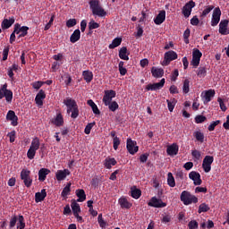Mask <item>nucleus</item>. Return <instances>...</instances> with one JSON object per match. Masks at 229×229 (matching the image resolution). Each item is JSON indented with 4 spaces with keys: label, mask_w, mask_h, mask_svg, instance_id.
Listing matches in <instances>:
<instances>
[{
    "label": "nucleus",
    "mask_w": 229,
    "mask_h": 229,
    "mask_svg": "<svg viewBox=\"0 0 229 229\" xmlns=\"http://www.w3.org/2000/svg\"><path fill=\"white\" fill-rule=\"evenodd\" d=\"M205 121H207V116H205V115L198 114V115L195 117V123H196L197 124H201V123H205Z\"/></svg>",
    "instance_id": "13d9d810"
},
{
    "label": "nucleus",
    "mask_w": 229,
    "mask_h": 229,
    "mask_svg": "<svg viewBox=\"0 0 229 229\" xmlns=\"http://www.w3.org/2000/svg\"><path fill=\"white\" fill-rule=\"evenodd\" d=\"M105 106H108L110 112L119 110V104L116 101H111L109 104H105Z\"/></svg>",
    "instance_id": "ea45409f"
},
{
    "label": "nucleus",
    "mask_w": 229,
    "mask_h": 229,
    "mask_svg": "<svg viewBox=\"0 0 229 229\" xmlns=\"http://www.w3.org/2000/svg\"><path fill=\"white\" fill-rule=\"evenodd\" d=\"M199 225L198 224V221L196 220H191L188 224L189 229H198Z\"/></svg>",
    "instance_id": "052dcab7"
},
{
    "label": "nucleus",
    "mask_w": 229,
    "mask_h": 229,
    "mask_svg": "<svg viewBox=\"0 0 229 229\" xmlns=\"http://www.w3.org/2000/svg\"><path fill=\"white\" fill-rule=\"evenodd\" d=\"M80 38H81V31L80 29H76L70 37V42H72V44H76Z\"/></svg>",
    "instance_id": "a878e982"
},
{
    "label": "nucleus",
    "mask_w": 229,
    "mask_h": 229,
    "mask_svg": "<svg viewBox=\"0 0 229 229\" xmlns=\"http://www.w3.org/2000/svg\"><path fill=\"white\" fill-rule=\"evenodd\" d=\"M3 98H5L7 103H12V100L13 99V92L11 89H8L7 83H4L0 88V99H3Z\"/></svg>",
    "instance_id": "20e7f679"
},
{
    "label": "nucleus",
    "mask_w": 229,
    "mask_h": 229,
    "mask_svg": "<svg viewBox=\"0 0 229 229\" xmlns=\"http://www.w3.org/2000/svg\"><path fill=\"white\" fill-rule=\"evenodd\" d=\"M99 23L96 22L94 20H91L89 22V30L92 31V30H98V28H99Z\"/></svg>",
    "instance_id": "5fc2aeb1"
},
{
    "label": "nucleus",
    "mask_w": 229,
    "mask_h": 229,
    "mask_svg": "<svg viewBox=\"0 0 229 229\" xmlns=\"http://www.w3.org/2000/svg\"><path fill=\"white\" fill-rule=\"evenodd\" d=\"M94 126H96V122L88 123L84 129V133L86 135H90V131H92V128H94Z\"/></svg>",
    "instance_id": "3c124183"
},
{
    "label": "nucleus",
    "mask_w": 229,
    "mask_h": 229,
    "mask_svg": "<svg viewBox=\"0 0 229 229\" xmlns=\"http://www.w3.org/2000/svg\"><path fill=\"white\" fill-rule=\"evenodd\" d=\"M151 74L154 78H162L164 76V69L153 66L151 68Z\"/></svg>",
    "instance_id": "7c9ffc66"
},
{
    "label": "nucleus",
    "mask_w": 229,
    "mask_h": 229,
    "mask_svg": "<svg viewBox=\"0 0 229 229\" xmlns=\"http://www.w3.org/2000/svg\"><path fill=\"white\" fill-rule=\"evenodd\" d=\"M71 194V182H68L66 186L63 189L61 196L63 198H67Z\"/></svg>",
    "instance_id": "c03bdc74"
},
{
    "label": "nucleus",
    "mask_w": 229,
    "mask_h": 229,
    "mask_svg": "<svg viewBox=\"0 0 229 229\" xmlns=\"http://www.w3.org/2000/svg\"><path fill=\"white\" fill-rule=\"evenodd\" d=\"M42 85H44V81H38L31 83V87L36 90H38L42 87Z\"/></svg>",
    "instance_id": "680f3d73"
},
{
    "label": "nucleus",
    "mask_w": 229,
    "mask_h": 229,
    "mask_svg": "<svg viewBox=\"0 0 229 229\" xmlns=\"http://www.w3.org/2000/svg\"><path fill=\"white\" fill-rule=\"evenodd\" d=\"M64 105H65L67 110V114H71V109L72 108H76V106H78V103H76V100L71 98H66L64 101H63Z\"/></svg>",
    "instance_id": "2eb2a0df"
},
{
    "label": "nucleus",
    "mask_w": 229,
    "mask_h": 229,
    "mask_svg": "<svg viewBox=\"0 0 229 229\" xmlns=\"http://www.w3.org/2000/svg\"><path fill=\"white\" fill-rule=\"evenodd\" d=\"M30 30V27L28 26H22L21 31L20 32L18 38H22V37H26L28 35V30Z\"/></svg>",
    "instance_id": "4d7b16f0"
},
{
    "label": "nucleus",
    "mask_w": 229,
    "mask_h": 229,
    "mask_svg": "<svg viewBox=\"0 0 229 229\" xmlns=\"http://www.w3.org/2000/svg\"><path fill=\"white\" fill-rule=\"evenodd\" d=\"M123 42V38H116L113 39L112 43L109 45V49H115V47H119Z\"/></svg>",
    "instance_id": "58836bf2"
},
{
    "label": "nucleus",
    "mask_w": 229,
    "mask_h": 229,
    "mask_svg": "<svg viewBox=\"0 0 229 229\" xmlns=\"http://www.w3.org/2000/svg\"><path fill=\"white\" fill-rule=\"evenodd\" d=\"M119 146H121V140L119 138H114L113 140V148L114 151H117V149H119Z\"/></svg>",
    "instance_id": "bf43d9fd"
},
{
    "label": "nucleus",
    "mask_w": 229,
    "mask_h": 229,
    "mask_svg": "<svg viewBox=\"0 0 229 229\" xmlns=\"http://www.w3.org/2000/svg\"><path fill=\"white\" fill-rule=\"evenodd\" d=\"M148 205V207H153L154 208H164L167 207V203L162 201L161 199H157V197H152Z\"/></svg>",
    "instance_id": "9d476101"
},
{
    "label": "nucleus",
    "mask_w": 229,
    "mask_h": 229,
    "mask_svg": "<svg viewBox=\"0 0 229 229\" xmlns=\"http://www.w3.org/2000/svg\"><path fill=\"white\" fill-rule=\"evenodd\" d=\"M191 155L193 158H196V160H199L201 158V152H199L198 149L192 150Z\"/></svg>",
    "instance_id": "338daca9"
},
{
    "label": "nucleus",
    "mask_w": 229,
    "mask_h": 229,
    "mask_svg": "<svg viewBox=\"0 0 229 229\" xmlns=\"http://www.w3.org/2000/svg\"><path fill=\"white\" fill-rule=\"evenodd\" d=\"M15 24V17H11L9 19L4 18L1 23L2 30H9V28H12Z\"/></svg>",
    "instance_id": "412c9836"
},
{
    "label": "nucleus",
    "mask_w": 229,
    "mask_h": 229,
    "mask_svg": "<svg viewBox=\"0 0 229 229\" xmlns=\"http://www.w3.org/2000/svg\"><path fill=\"white\" fill-rule=\"evenodd\" d=\"M71 117L72 119H78V116L80 115V108L78 106L76 107H73L70 110Z\"/></svg>",
    "instance_id": "a18cd8bd"
},
{
    "label": "nucleus",
    "mask_w": 229,
    "mask_h": 229,
    "mask_svg": "<svg viewBox=\"0 0 229 229\" xmlns=\"http://www.w3.org/2000/svg\"><path fill=\"white\" fill-rule=\"evenodd\" d=\"M178 59V54L176 52L170 50L166 53H165V57L164 61L162 63V65L167 66L173 60H177Z\"/></svg>",
    "instance_id": "6e6552de"
},
{
    "label": "nucleus",
    "mask_w": 229,
    "mask_h": 229,
    "mask_svg": "<svg viewBox=\"0 0 229 229\" xmlns=\"http://www.w3.org/2000/svg\"><path fill=\"white\" fill-rule=\"evenodd\" d=\"M78 24V21L76 19H70L66 21L67 28H74Z\"/></svg>",
    "instance_id": "e2e57ef3"
},
{
    "label": "nucleus",
    "mask_w": 229,
    "mask_h": 229,
    "mask_svg": "<svg viewBox=\"0 0 229 229\" xmlns=\"http://www.w3.org/2000/svg\"><path fill=\"white\" fill-rule=\"evenodd\" d=\"M219 124H221V120L212 122L208 127V131H214V130H216V126Z\"/></svg>",
    "instance_id": "864d4df0"
},
{
    "label": "nucleus",
    "mask_w": 229,
    "mask_h": 229,
    "mask_svg": "<svg viewBox=\"0 0 229 229\" xmlns=\"http://www.w3.org/2000/svg\"><path fill=\"white\" fill-rule=\"evenodd\" d=\"M47 196V191H46V189H42L40 192L35 193V201L37 203H40L41 201H44Z\"/></svg>",
    "instance_id": "393cba45"
},
{
    "label": "nucleus",
    "mask_w": 229,
    "mask_h": 229,
    "mask_svg": "<svg viewBox=\"0 0 229 229\" xmlns=\"http://www.w3.org/2000/svg\"><path fill=\"white\" fill-rule=\"evenodd\" d=\"M196 73L199 78H205V76H207V67L199 66Z\"/></svg>",
    "instance_id": "37998d69"
},
{
    "label": "nucleus",
    "mask_w": 229,
    "mask_h": 229,
    "mask_svg": "<svg viewBox=\"0 0 229 229\" xmlns=\"http://www.w3.org/2000/svg\"><path fill=\"white\" fill-rule=\"evenodd\" d=\"M214 5H208L205 7V9L203 10L202 13L200 14V17H207V15H208V13H211L212 10H214Z\"/></svg>",
    "instance_id": "8fccbe9b"
},
{
    "label": "nucleus",
    "mask_w": 229,
    "mask_h": 229,
    "mask_svg": "<svg viewBox=\"0 0 229 229\" xmlns=\"http://www.w3.org/2000/svg\"><path fill=\"white\" fill-rule=\"evenodd\" d=\"M89 8L93 15H97V17H106V11L99 4V0H91L89 2Z\"/></svg>",
    "instance_id": "f257e3e1"
},
{
    "label": "nucleus",
    "mask_w": 229,
    "mask_h": 229,
    "mask_svg": "<svg viewBox=\"0 0 229 229\" xmlns=\"http://www.w3.org/2000/svg\"><path fill=\"white\" fill-rule=\"evenodd\" d=\"M190 180H192L194 185H201L203 181L201 180V174L196 171H192L189 174Z\"/></svg>",
    "instance_id": "4468645a"
},
{
    "label": "nucleus",
    "mask_w": 229,
    "mask_h": 229,
    "mask_svg": "<svg viewBox=\"0 0 229 229\" xmlns=\"http://www.w3.org/2000/svg\"><path fill=\"white\" fill-rule=\"evenodd\" d=\"M165 85V79H162L159 82L149 83L146 86V90H160Z\"/></svg>",
    "instance_id": "dca6fc26"
},
{
    "label": "nucleus",
    "mask_w": 229,
    "mask_h": 229,
    "mask_svg": "<svg viewBox=\"0 0 229 229\" xmlns=\"http://www.w3.org/2000/svg\"><path fill=\"white\" fill-rule=\"evenodd\" d=\"M83 79L86 81V83H90L94 80V73L92 72L86 70L82 72Z\"/></svg>",
    "instance_id": "72a5a7b5"
},
{
    "label": "nucleus",
    "mask_w": 229,
    "mask_h": 229,
    "mask_svg": "<svg viewBox=\"0 0 229 229\" xmlns=\"http://www.w3.org/2000/svg\"><path fill=\"white\" fill-rule=\"evenodd\" d=\"M219 21H221V9L219 7H216L211 18V26H217L219 24Z\"/></svg>",
    "instance_id": "9b49d317"
},
{
    "label": "nucleus",
    "mask_w": 229,
    "mask_h": 229,
    "mask_svg": "<svg viewBox=\"0 0 229 229\" xmlns=\"http://www.w3.org/2000/svg\"><path fill=\"white\" fill-rule=\"evenodd\" d=\"M15 225H17V229H25L26 221L24 220V216L19 215L17 216L14 215L13 216H12L9 222V228H15Z\"/></svg>",
    "instance_id": "f03ea898"
},
{
    "label": "nucleus",
    "mask_w": 229,
    "mask_h": 229,
    "mask_svg": "<svg viewBox=\"0 0 229 229\" xmlns=\"http://www.w3.org/2000/svg\"><path fill=\"white\" fill-rule=\"evenodd\" d=\"M182 92L183 94H189L191 92V81L189 79L183 81Z\"/></svg>",
    "instance_id": "e433bc0d"
},
{
    "label": "nucleus",
    "mask_w": 229,
    "mask_h": 229,
    "mask_svg": "<svg viewBox=\"0 0 229 229\" xmlns=\"http://www.w3.org/2000/svg\"><path fill=\"white\" fill-rule=\"evenodd\" d=\"M172 219L173 217L171 215H165L161 219V223H163V225H167V223H171Z\"/></svg>",
    "instance_id": "69168bd1"
},
{
    "label": "nucleus",
    "mask_w": 229,
    "mask_h": 229,
    "mask_svg": "<svg viewBox=\"0 0 229 229\" xmlns=\"http://www.w3.org/2000/svg\"><path fill=\"white\" fill-rule=\"evenodd\" d=\"M193 137H195L196 140H198V142H205V134H203V132L197 131L193 133Z\"/></svg>",
    "instance_id": "79ce46f5"
},
{
    "label": "nucleus",
    "mask_w": 229,
    "mask_h": 229,
    "mask_svg": "<svg viewBox=\"0 0 229 229\" xmlns=\"http://www.w3.org/2000/svg\"><path fill=\"white\" fill-rule=\"evenodd\" d=\"M130 53H128V48L126 47H123L120 50H119V58H121V60H130Z\"/></svg>",
    "instance_id": "c756f323"
},
{
    "label": "nucleus",
    "mask_w": 229,
    "mask_h": 229,
    "mask_svg": "<svg viewBox=\"0 0 229 229\" xmlns=\"http://www.w3.org/2000/svg\"><path fill=\"white\" fill-rule=\"evenodd\" d=\"M51 123L52 124H55V126H57V128H60V126H64V121L62 113H58L56 116L51 120Z\"/></svg>",
    "instance_id": "5701e85b"
},
{
    "label": "nucleus",
    "mask_w": 229,
    "mask_h": 229,
    "mask_svg": "<svg viewBox=\"0 0 229 229\" xmlns=\"http://www.w3.org/2000/svg\"><path fill=\"white\" fill-rule=\"evenodd\" d=\"M166 103L169 112H173L174 110V106H176L177 100L176 98H173L172 101L166 100Z\"/></svg>",
    "instance_id": "09e8293b"
},
{
    "label": "nucleus",
    "mask_w": 229,
    "mask_h": 229,
    "mask_svg": "<svg viewBox=\"0 0 229 229\" xmlns=\"http://www.w3.org/2000/svg\"><path fill=\"white\" fill-rule=\"evenodd\" d=\"M117 96V93L114 89L105 90V95L102 98L104 105H109L112 99Z\"/></svg>",
    "instance_id": "ddd939ff"
},
{
    "label": "nucleus",
    "mask_w": 229,
    "mask_h": 229,
    "mask_svg": "<svg viewBox=\"0 0 229 229\" xmlns=\"http://www.w3.org/2000/svg\"><path fill=\"white\" fill-rule=\"evenodd\" d=\"M181 201L183 202V205H192V203H198V197L191 194V191H183L181 193L180 197Z\"/></svg>",
    "instance_id": "7ed1b4c3"
},
{
    "label": "nucleus",
    "mask_w": 229,
    "mask_h": 229,
    "mask_svg": "<svg viewBox=\"0 0 229 229\" xmlns=\"http://www.w3.org/2000/svg\"><path fill=\"white\" fill-rule=\"evenodd\" d=\"M131 196L134 199H139L142 196V191L140 189H134L131 191Z\"/></svg>",
    "instance_id": "49530a36"
},
{
    "label": "nucleus",
    "mask_w": 229,
    "mask_h": 229,
    "mask_svg": "<svg viewBox=\"0 0 229 229\" xmlns=\"http://www.w3.org/2000/svg\"><path fill=\"white\" fill-rule=\"evenodd\" d=\"M71 174V171L69 169H64V170H57L55 174V178L57 182H63V180H65L67 176Z\"/></svg>",
    "instance_id": "6ab92c4d"
},
{
    "label": "nucleus",
    "mask_w": 229,
    "mask_h": 229,
    "mask_svg": "<svg viewBox=\"0 0 229 229\" xmlns=\"http://www.w3.org/2000/svg\"><path fill=\"white\" fill-rule=\"evenodd\" d=\"M117 161L114 157H106L104 160V165L106 169H112V165H116Z\"/></svg>",
    "instance_id": "2f4dec72"
},
{
    "label": "nucleus",
    "mask_w": 229,
    "mask_h": 229,
    "mask_svg": "<svg viewBox=\"0 0 229 229\" xmlns=\"http://www.w3.org/2000/svg\"><path fill=\"white\" fill-rule=\"evenodd\" d=\"M6 119L7 121H11L12 126H17V124H19V117L17 116V114H15V111H8L6 114Z\"/></svg>",
    "instance_id": "a211bd4d"
},
{
    "label": "nucleus",
    "mask_w": 229,
    "mask_h": 229,
    "mask_svg": "<svg viewBox=\"0 0 229 229\" xmlns=\"http://www.w3.org/2000/svg\"><path fill=\"white\" fill-rule=\"evenodd\" d=\"M98 223L100 228H106V221L103 219V214H99L98 217Z\"/></svg>",
    "instance_id": "603ef678"
},
{
    "label": "nucleus",
    "mask_w": 229,
    "mask_h": 229,
    "mask_svg": "<svg viewBox=\"0 0 229 229\" xmlns=\"http://www.w3.org/2000/svg\"><path fill=\"white\" fill-rule=\"evenodd\" d=\"M118 203L121 207V208H131V203H130V201H128L127 198H120L118 200Z\"/></svg>",
    "instance_id": "473e14b6"
},
{
    "label": "nucleus",
    "mask_w": 229,
    "mask_h": 229,
    "mask_svg": "<svg viewBox=\"0 0 229 229\" xmlns=\"http://www.w3.org/2000/svg\"><path fill=\"white\" fill-rule=\"evenodd\" d=\"M165 21V11L162 10L154 19V22L157 26H160V24L164 23Z\"/></svg>",
    "instance_id": "b1692460"
},
{
    "label": "nucleus",
    "mask_w": 229,
    "mask_h": 229,
    "mask_svg": "<svg viewBox=\"0 0 229 229\" xmlns=\"http://www.w3.org/2000/svg\"><path fill=\"white\" fill-rule=\"evenodd\" d=\"M87 104L89 105V106L91 107L92 112L93 114H95V115H99L101 114V111H99L98 105H96V103L93 102L92 99L88 100Z\"/></svg>",
    "instance_id": "f704fd0d"
},
{
    "label": "nucleus",
    "mask_w": 229,
    "mask_h": 229,
    "mask_svg": "<svg viewBox=\"0 0 229 229\" xmlns=\"http://www.w3.org/2000/svg\"><path fill=\"white\" fill-rule=\"evenodd\" d=\"M189 37H191V29H186L183 32V38L186 44H189Z\"/></svg>",
    "instance_id": "0e129e2a"
},
{
    "label": "nucleus",
    "mask_w": 229,
    "mask_h": 229,
    "mask_svg": "<svg viewBox=\"0 0 229 229\" xmlns=\"http://www.w3.org/2000/svg\"><path fill=\"white\" fill-rule=\"evenodd\" d=\"M212 164H214V157L206 156L202 162L204 173H210V171H212Z\"/></svg>",
    "instance_id": "1a4fd4ad"
},
{
    "label": "nucleus",
    "mask_w": 229,
    "mask_h": 229,
    "mask_svg": "<svg viewBox=\"0 0 229 229\" xmlns=\"http://www.w3.org/2000/svg\"><path fill=\"white\" fill-rule=\"evenodd\" d=\"M21 180L23 181V183L27 189H30L33 185V178H31V171L28 169H22L20 174Z\"/></svg>",
    "instance_id": "39448f33"
},
{
    "label": "nucleus",
    "mask_w": 229,
    "mask_h": 229,
    "mask_svg": "<svg viewBox=\"0 0 229 229\" xmlns=\"http://www.w3.org/2000/svg\"><path fill=\"white\" fill-rule=\"evenodd\" d=\"M30 148L38 151L40 148V140L38 137L34 138Z\"/></svg>",
    "instance_id": "4c0bfd02"
},
{
    "label": "nucleus",
    "mask_w": 229,
    "mask_h": 229,
    "mask_svg": "<svg viewBox=\"0 0 229 229\" xmlns=\"http://www.w3.org/2000/svg\"><path fill=\"white\" fill-rule=\"evenodd\" d=\"M127 150L130 155H135L139 151V146H137V141L132 140L131 138L127 139Z\"/></svg>",
    "instance_id": "f8f14e48"
},
{
    "label": "nucleus",
    "mask_w": 229,
    "mask_h": 229,
    "mask_svg": "<svg viewBox=\"0 0 229 229\" xmlns=\"http://www.w3.org/2000/svg\"><path fill=\"white\" fill-rule=\"evenodd\" d=\"M15 135H16L15 131H13L7 134V137H9V140L11 143L15 142Z\"/></svg>",
    "instance_id": "774afa93"
},
{
    "label": "nucleus",
    "mask_w": 229,
    "mask_h": 229,
    "mask_svg": "<svg viewBox=\"0 0 229 229\" xmlns=\"http://www.w3.org/2000/svg\"><path fill=\"white\" fill-rule=\"evenodd\" d=\"M76 196L78 198L77 201L79 203H83V201L87 199V194L85 193V190L83 189L76 190Z\"/></svg>",
    "instance_id": "c85d7f7f"
},
{
    "label": "nucleus",
    "mask_w": 229,
    "mask_h": 229,
    "mask_svg": "<svg viewBox=\"0 0 229 229\" xmlns=\"http://www.w3.org/2000/svg\"><path fill=\"white\" fill-rule=\"evenodd\" d=\"M203 56V54L199 49L194 48L192 51V60L191 62V65L194 67V69H197L199 65V62H201V57Z\"/></svg>",
    "instance_id": "423d86ee"
},
{
    "label": "nucleus",
    "mask_w": 229,
    "mask_h": 229,
    "mask_svg": "<svg viewBox=\"0 0 229 229\" xmlns=\"http://www.w3.org/2000/svg\"><path fill=\"white\" fill-rule=\"evenodd\" d=\"M180 148L178 147V144L173 143L172 145L168 146L166 148V153L169 157H174L178 155Z\"/></svg>",
    "instance_id": "4be33fe9"
},
{
    "label": "nucleus",
    "mask_w": 229,
    "mask_h": 229,
    "mask_svg": "<svg viewBox=\"0 0 229 229\" xmlns=\"http://www.w3.org/2000/svg\"><path fill=\"white\" fill-rule=\"evenodd\" d=\"M49 173H51V170H49L47 168H41L38 171V180H39V182H46V178H47V174H49Z\"/></svg>",
    "instance_id": "bb28decb"
},
{
    "label": "nucleus",
    "mask_w": 229,
    "mask_h": 229,
    "mask_svg": "<svg viewBox=\"0 0 229 229\" xmlns=\"http://www.w3.org/2000/svg\"><path fill=\"white\" fill-rule=\"evenodd\" d=\"M35 155H37V150H35L34 148H29L28 152H27V157L30 160H33V158H35Z\"/></svg>",
    "instance_id": "6e6d98bb"
},
{
    "label": "nucleus",
    "mask_w": 229,
    "mask_h": 229,
    "mask_svg": "<svg viewBox=\"0 0 229 229\" xmlns=\"http://www.w3.org/2000/svg\"><path fill=\"white\" fill-rule=\"evenodd\" d=\"M167 185L169 187H176V181L174 180V176H173V173L171 172L167 174Z\"/></svg>",
    "instance_id": "c9c22d12"
},
{
    "label": "nucleus",
    "mask_w": 229,
    "mask_h": 229,
    "mask_svg": "<svg viewBox=\"0 0 229 229\" xmlns=\"http://www.w3.org/2000/svg\"><path fill=\"white\" fill-rule=\"evenodd\" d=\"M71 207H72V214L81 212V208L80 207V204H78V202H76V200H74V199L72 200Z\"/></svg>",
    "instance_id": "a19ab883"
},
{
    "label": "nucleus",
    "mask_w": 229,
    "mask_h": 229,
    "mask_svg": "<svg viewBox=\"0 0 229 229\" xmlns=\"http://www.w3.org/2000/svg\"><path fill=\"white\" fill-rule=\"evenodd\" d=\"M228 24H229L228 20H222L220 21L219 30H218L220 35H229Z\"/></svg>",
    "instance_id": "aec40b11"
},
{
    "label": "nucleus",
    "mask_w": 229,
    "mask_h": 229,
    "mask_svg": "<svg viewBox=\"0 0 229 229\" xmlns=\"http://www.w3.org/2000/svg\"><path fill=\"white\" fill-rule=\"evenodd\" d=\"M216 96V90L215 89H208L205 91L204 94V103H210L212 101V98Z\"/></svg>",
    "instance_id": "cd10ccee"
},
{
    "label": "nucleus",
    "mask_w": 229,
    "mask_h": 229,
    "mask_svg": "<svg viewBox=\"0 0 229 229\" xmlns=\"http://www.w3.org/2000/svg\"><path fill=\"white\" fill-rule=\"evenodd\" d=\"M210 210V207L207 203H202L199 206V214H202V212H208Z\"/></svg>",
    "instance_id": "de8ad7c7"
},
{
    "label": "nucleus",
    "mask_w": 229,
    "mask_h": 229,
    "mask_svg": "<svg viewBox=\"0 0 229 229\" xmlns=\"http://www.w3.org/2000/svg\"><path fill=\"white\" fill-rule=\"evenodd\" d=\"M196 6V2L190 0L188 3L184 4L182 9V13L185 17V19H189L191 17V13H192V8Z\"/></svg>",
    "instance_id": "0eeeda50"
},
{
    "label": "nucleus",
    "mask_w": 229,
    "mask_h": 229,
    "mask_svg": "<svg viewBox=\"0 0 229 229\" xmlns=\"http://www.w3.org/2000/svg\"><path fill=\"white\" fill-rule=\"evenodd\" d=\"M46 99V91L40 89L36 95L35 103L38 106H44V100Z\"/></svg>",
    "instance_id": "f3484780"
}]
</instances>
